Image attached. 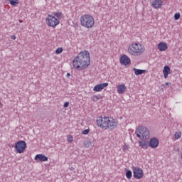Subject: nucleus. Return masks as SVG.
I'll return each instance as SVG.
<instances>
[{"label": "nucleus", "mask_w": 182, "mask_h": 182, "mask_svg": "<svg viewBox=\"0 0 182 182\" xmlns=\"http://www.w3.org/2000/svg\"><path fill=\"white\" fill-rule=\"evenodd\" d=\"M90 65V53L85 50L81 51L73 60V66L77 70H85Z\"/></svg>", "instance_id": "obj_1"}, {"label": "nucleus", "mask_w": 182, "mask_h": 182, "mask_svg": "<svg viewBox=\"0 0 182 182\" xmlns=\"http://www.w3.org/2000/svg\"><path fill=\"white\" fill-rule=\"evenodd\" d=\"M135 134L138 139H141L143 141H139V145L141 149H149L150 147L149 139H150V131L144 126L139 127L135 132Z\"/></svg>", "instance_id": "obj_2"}, {"label": "nucleus", "mask_w": 182, "mask_h": 182, "mask_svg": "<svg viewBox=\"0 0 182 182\" xmlns=\"http://www.w3.org/2000/svg\"><path fill=\"white\" fill-rule=\"evenodd\" d=\"M144 50V46L139 43H132L128 48V53L132 56H140Z\"/></svg>", "instance_id": "obj_3"}, {"label": "nucleus", "mask_w": 182, "mask_h": 182, "mask_svg": "<svg viewBox=\"0 0 182 182\" xmlns=\"http://www.w3.org/2000/svg\"><path fill=\"white\" fill-rule=\"evenodd\" d=\"M81 26L90 29L95 26V18L89 14H85L80 18Z\"/></svg>", "instance_id": "obj_4"}, {"label": "nucleus", "mask_w": 182, "mask_h": 182, "mask_svg": "<svg viewBox=\"0 0 182 182\" xmlns=\"http://www.w3.org/2000/svg\"><path fill=\"white\" fill-rule=\"evenodd\" d=\"M109 119L108 117H99L97 119V124L98 127L100 129H105V130H107V127H109Z\"/></svg>", "instance_id": "obj_5"}, {"label": "nucleus", "mask_w": 182, "mask_h": 182, "mask_svg": "<svg viewBox=\"0 0 182 182\" xmlns=\"http://www.w3.org/2000/svg\"><path fill=\"white\" fill-rule=\"evenodd\" d=\"M14 149H16V153L19 154L23 153L25 149H26V142L25 141H18L15 144Z\"/></svg>", "instance_id": "obj_6"}, {"label": "nucleus", "mask_w": 182, "mask_h": 182, "mask_svg": "<svg viewBox=\"0 0 182 182\" xmlns=\"http://www.w3.org/2000/svg\"><path fill=\"white\" fill-rule=\"evenodd\" d=\"M132 170L134 178H136V180H140V178H143V176H144V173L141 168L139 166H133Z\"/></svg>", "instance_id": "obj_7"}, {"label": "nucleus", "mask_w": 182, "mask_h": 182, "mask_svg": "<svg viewBox=\"0 0 182 182\" xmlns=\"http://www.w3.org/2000/svg\"><path fill=\"white\" fill-rule=\"evenodd\" d=\"M60 23V21H59V20L56 18V17H54V16L48 15V18L47 20V24L48 25V26H51V28H56V26H58Z\"/></svg>", "instance_id": "obj_8"}, {"label": "nucleus", "mask_w": 182, "mask_h": 182, "mask_svg": "<svg viewBox=\"0 0 182 182\" xmlns=\"http://www.w3.org/2000/svg\"><path fill=\"white\" fill-rule=\"evenodd\" d=\"M159 144L160 141L156 137L151 138L149 140V147H151V149H157V147H159Z\"/></svg>", "instance_id": "obj_9"}, {"label": "nucleus", "mask_w": 182, "mask_h": 182, "mask_svg": "<svg viewBox=\"0 0 182 182\" xmlns=\"http://www.w3.org/2000/svg\"><path fill=\"white\" fill-rule=\"evenodd\" d=\"M107 86H109V83H107V82L100 83V84L95 85L93 87V90H94V92H102V90H103V89H105V87H107Z\"/></svg>", "instance_id": "obj_10"}, {"label": "nucleus", "mask_w": 182, "mask_h": 182, "mask_svg": "<svg viewBox=\"0 0 182 182\" xmlns=\"http://www.w3.org/2000/svg\"><path fill=\"white\" fill-rule=\"evenodd\" d=\"M131 62L132 61L130 60V58L126 55H123L120 58V63L121 65H124V66H127V65H130Z\"/></svg>", "instance_id": "obj_11"}, {"label": "nucleus", "mask_w": 182, "mask_h": 182, "mask_svg": "<svg viewBox=\"0 0 182 182\" xmlns=\"http://www.w3.org/2000/svg\"><path fill=\"white\" fill-rule=\"evenodd\" d=\"M116 127H117V122H116V119L113 118H109L107 129L113 130V129H116Z\"/></svg>", "instance_id": "obj_12"}, {"label": "nucleus", "mask_w": 182, "mask_h": 182, "mask_svg": "<svg viewBox=\"0 0 182 182\" xmlns=\"http://www.w3.org/2000/svg\"><path fill=\"white\" fill-rule=\"evenodd\" d=\"M158 49L160 52H166L167 49H168V46H167V43L166 42H161L158 44Z\"/></svg>", "instance_id": "obj_13"}, {"label": "nucleus", "mask_w": 182, "mask_h": 182, "mask_svg": "<svg viewBox=\"0 0 182 182\" xmlns=\"http://www.w3.org/2000/svg\"><path fill=\"white\" fill-rule=\"evenodd\" d=\"M34 160H36V161H48V158L43 154H39L36 155Z\"/></svg>", "instance_id": "obj_14"}, {"label": "nucleus", "mask_w": 182, "mask_h": 182, "mask_svg": "<svg viewBox=\"0 0 182 182\" xmlns=\"http://www.w3.org/2000/svg\"><path fill=\"white\" fill-rule=\"evenodd\" d=\"M171 69L170 68L169 66L165 65L164 67L163 73H164V77L165 79H167V77H168V75H170V73H171Z\"/></svg>", "instance_id": "obj_15"}, {"label": "nucleus", "mask_w": 182, "mask_h": 182, "mask_svg": "<svg viewBox=\"0 0 182 182\" xmlns=\"http://www.w3.org/2000/svg\"><path fill=\"white\" fill-rule=\"evenodd\" d=\"M126 90H127V87H126L124 84L119 85L117 87V93H119V95H123Z\"/></svg>", "instance_id": "obj_16"}, {"label": "nucleus", "mask_w": 182, "mask_h": 182, "mask_svg": "<svg viewBox=\"0 0 182 182\" xmlns=\"http://www.w3.org/2000/svg\"><path fill=\"white\" fill-rule=\"evenodd\" d=\"M161 5H163V1L161 0H154L152 2V6L154 8H156V9H159V8L161 6Z\"/></svg>", "instance_id": "obj_17"}, {"label": "nucleus", "mask_w": 182, "mask_h": 182, "mask_svg": "<svg viewBox=\"0 0 182 182\" xmlns=\"http://www.w3.org/2000/svg\"><path fill=\"white\" fill-rule=\"evenodd\" d=\"M133 70H134L136 76H139L140 75H143V73H147V70H140V69H137L136 68H134Z\"/></svg>", "instance_id": "obj_18"}, {"label": "nucleus", "mask_w": 182, "mask_h": 182, "mask_svg": "<svg viewBox=\"0 0 182 182\" xmlns=\"http://www.w3.org/2000/svg\"><path fill=\"white\" fill-rule=\"evenodd\" d=\"M125 171H126L125 176H126L127 178H128V180H130L133 176L132 171H130L127 168H125Z\"/></svg>", "instance_id": "obj_19"}, {"label": "nucleus", "mask_w": 182, "mask_h": 182, "mask_svg": "<svg viewBox=\"0 0 182 182\" xmlns=\"http://www.w3.org/2000/svg\"><path fill=\"white\" fill-rule=\"evenodd\" d=\"M53 16L54 18H57V19H60V18H62V12L60 11H54L53 12Z\"/></svg>", "instance_id": "obj_20"}, {"label": "nucleus", "mask_w": 182, "mask_h": 182, "mask_svg": "<svg viewBox=\"0 0 182 182\" xmlns=\"http://www.w3.org/2000/svg\"><path fill=\"white\" fill-rule=\"evenodd\" d=\"M9 2L12 6H16L19 4V0H9Z\"/></svg>", "instance_id": "obj_21"}, {"label": "nucleus", "mask_w": 182, "mask_h": 182, "mask_svg": "<svg viewBox=\"0 0 182 182\" xmlns=\"http://www.w3.org/2000/svg\"><path fill=\"white\" fill-rule=\"evenodd\" d=\"M92 146V141L87 140L84 142V146L87 149H88V147H90Z\"/></svg>", "instance_id": "obj_22"}, {"label": "nucleus", "mask_w": 182, "mask_h": 182, "mask_svg": "<svg viewBox=\"0 0 182 182\" xmlns=\"http://www.w3.org/2000/svg\"><path fill=\"white\" fill-rule=\"evenodd\" d=\"M67 141H68V143H72L73 141V136H72V135H68Z\"/></svg>", "instance_id": "obj_23"}, {"label": "nucleus", "mask_w": 182, "mask_h": 182, "mask_svg": "<svg viewBox=\"0 0 182 182\" xmlns=\"http://www.w3.org/2000/svg\"><path fill=\"white\" fill-rule=\"evenodd\" d=\"M62 52H63V48H58L55 50L56 55H60V53H62Z\"/></svg>", "instance_id": "obj_24"}, {"label": "nucleus", "mask_w": 182, "mask_h": 182, "mask_svg": "<svg viewBox=\"0 0 182 182\" xmlns=\"http://www.w3.org/2000/svg\"><path fill=\"white\" fill-rule=\"evenodd\" d=\"M174 136H175V139L178 140V139H180V137H181V132H176Z\"/></svg>", "instance_id": "obj_25"}, {"label": "nucleus", "mask_w": 182, "mask_h": 182, "mask_svg": "<svg viewBox=\"0 0 182 182\" xmlns=\"http://www.w3.org/2000/svg\"><path fill=\"white\" fill-rule=\"evenodd\" d=\"M180 16H181L180 13H176L174 14V19H175V21H178V19H180Z\"/></svg>", "instance_id": "obj_26"}, {"label": "nucleus", "mask_w": 182, "mask_h": 182, "mask_svg": "<svg viewBox=\"0 0 182 182\" xmlns=\"http://www.w3.org/2000/svg\"><path fill=\"white\" fill-rule=\"evenodd\" d=\"M99 97H97V95H93L92 97V100H93V102H97L99 100Z\"/></svg>", "instance_id": "obj_27"}, {"label": "nucleus", "mask_w": 182, "mask_h": 182, "mask_svg": "<svg viewBox=\"0 0 182 182\" xmlns=\"http://www.w3.org/2000/svg\"><path fill=\"white\" fill-rule=\"evenodd\" d=\"M90 132V129H85L82 131V134H89Z\"/></svg>", "instance_id": "obj_28"}, {"label": "nucleus", "mask_w": 182, "mask_h": 182, "mask_svg": "<svg viewBox=\"0 0 182 182\" xmlns=\"http://www.w3.org/2000/svg\"><path fill=\"white\" fill-rule=\"evenodd\" d=\"M63 107H69V102H65L64 105H63Z\"/></svg>", "instance_id": "obj_29"}, {"label": "nucleus", "mask_w": 182, "mask_h": 182, "mask_svg": "<svg viewBox=\"0 0 182 182\" xmlns=\"http://www.w3.org/2000/svg\"><path fill=\"white\" fill-rule=\"evenodd\" d=\"M11 39H13V41H15V39H16V36H11Z\"/></svg>", "instance_id": "obj_30"}, {"label": "nucleus", "mask_w": 182, "mask_h": 182, "mask_svg": "<svg viewBox=\"0 0 182 182\" xmlns=\"http://www.w3.org/2000/svg\"><path fill=\"white\" fill-rule=\"evenodd\" d=\"M165 86H171V82H166Z\"/></svg>", "instance_id": "obj_31"}, {"label": "nucleus", "mask_w": 182, "mask_h": 182, "mask_svg": "<svg viewBox=\"0 0 182 182\" xmlns=\"http://www.w3.org/2000/svg\"><path fill=\"white\" fill-rule=\"evenodd\" d=\"M66 76L67 77H70V73H68Z\"/></svg>", "instance_id": "obj_32"}, {"label": "nucleus", "mask_w": 182, "mask_h": 182, "mask_svg": "<svg viewBox=\"0 0 182 182\" xmlns=\"http://www.w3.org/2000/svg\"><path fill=\"white\" fill-rule=\"evenodd\" d=\"M124 150H127V147H124Z\"/></svg>", "instance_id": "obj_33"}, {"label": "nucleus", "mask_w": 182, "mask_h": 182, "mask_svg": "<svg viewBox=\"0 0 182 182\" xmlns=\"http://www.w3.org/2000/svg\"><path fill=\"white\" fill-rule=\"evenodd\" d=\"M19 22L22 23V21H21V20H20V21H19Z\"/></svg>", "instance_id": "obj_34"}]
</instances>
